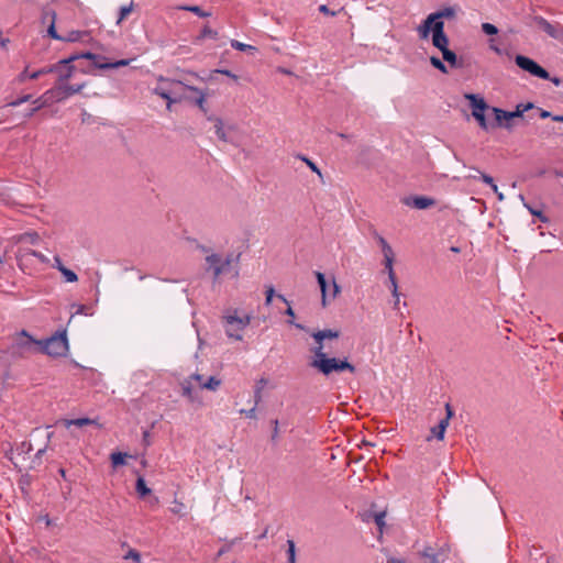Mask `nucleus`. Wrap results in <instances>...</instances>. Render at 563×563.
<instances>
[{
    "label": "nucleus",
    "instance_id": "1",
    "mask_svg": "<svg viewBox=\"0 0 563 563\" xmlns=\"http://www.w3.org/2000/svg\"><path fill=\"white\" fill-rule=\"evenodd\" d=\"M314 358L310 363L313 368H317L324 376H329L332 373H341L347 371L352 374L356 372L355 366L344 358L328 357L323 351V344L316 346L312 350Z\"/></svg>",
    "mask_w": 563,
    "mask_h": 563
},
{
    "label": "nucleus",
    "instance_id": "2",
    "mask_svg": "<svg viewBox=\"0 0 563 563\" xmlns=\"http://www.w3.org/2000/svg\"><path fill=\"white\" fill-rule=\"evenodd\" d=\"M157 85L153 88V93L159 96L167 101V109H170L172 103H177L187 99L186 85L176 79L159 76Z\"/></svg>",
    "mask_w": 563,
    "mask_h": 563
},
{
    "label": "nucleus",
    "instance_id": "3",
    "mask_svg": "<svg viewBox=\"0 0 563 563\" xmlns=\"http://www.w3.org/2000/svg\"><path fill=\"white\" fill-rule=\"evenodd\" d=\"M66 330L57 331L51 338L40 340V352L54 357L65 356L68 352Z\"/></svg>",
    "mask_w": 563,
    "mask_h": 563
},
{
    "label": "nucleus",
    "instance_id": "4",
    "mask_svg": "<svg viewBox=\"0 0 563 563\" xmlns=\"http://www.w3.org/2000/svg\"><path fill=\"white\" fill-rule=\"evenodd\" d=\"M533 107L534 106L531 102L526 104L519 103L515 111H506L501 108L493 107L492 112L495 119L493 126L505 128L510 131L514 128V119L521 118L526 111L532 109Z\"/></svg>",
    "mask_w": 563,
    "mask_h": 563
},
{
    "label": "nucleus",
    "instance_id": "5",
    "mask_svg": "<svg viewBox=\"0 0 563 563\" xmlns=\"http://www.w3.org/2000/svg\"><path fill=\"white\" fill-rule=\"evenodd\" d=\"M12 355L40 352V340L34 339L26 330H22L10 347Z\"/></svg>",
    "mask_w": 563,
    "mask_h": 563
},
{
    "label": "nucleus",
    "instance_id": "6",
    "mask_svg": "<svg viewBox=\"0 0 563 563\" xmlns=\"http://www.w3.org/2000/svg\"><path fill=\"white\" fill-rule=\"evenodd\" d=\"M77 60L76 56H68L58 60L57 63L48 66V74L55 73L58 76V81L62 84L68 80L78 68L74 65V62Z\"/></svg>",
    "mask_w": 563,
    "mask_h": 563
},
{
    "label": "nucleus",
    "instance_id": "7",
    "mask_svg": "<svg viewBox=\"0 0 563 563\" xmlns=\"http://www.w3.org/2000/svg\"><path fill=\"white\" fill-rule=\"evenodd\" d=\"M515 63L520 69L529 73L534 77L541 79L550 78L549 71L530 57H527L525 55H517L515 57Z\"/></svg>",
    "mask_w": 563,
    "mask_h": 563
},
{
    "label": "nucleus",
    "instance_id": "8",
    "mask_svg": "<svg viewBox=\"0 0 563 563\" xmlns=\"http://www.w3.org/2000/svg\"><path fill=\"white\" fill-rule=\"evenodd\" d=\"M227 328L225 333L229 338H233L235 340H241L242 334L241 331L249 324V318L243 320L236 316H227L225 317Z\"/></svg>",
    "mask_w": 563,
    "mask_h": 563
},
{
    "label": "nucleus",
    "instance_id": "9",
    "mask_svg": "<svg viewBox=\"0 0 563 563\" xmlns=\"http://www.w3.org/2000/svg\"><path fill=\"white\" fill-rule=\"evenodd\" d=\"M534 23L545 32L550 37L555 40L563 38V26L559 23L552 24L541 15L533 18Z\"/></svg>",
    "mask_w": 563,
    "mask_h": 563
},
{
    "label": "nucleus",
    "instance_id": "10",
    "mask_svg": "<svg viewBox=\"0 0 563 563\" xmlns=\"http://www.w3.org/2000/svg\"><path fill=\"white\" fill-rule=\"evenodd\" d=\"M208 268L212 269L213 277L218 278L231 264V256H228L224 261L218 254H211L206 257Z\"/></svg>",
    "mask_w": 563,
    "mask_h": 563
},
{
    "label": "nucleus",
    "instance_id": "11",
    "mask_svg": "<svg viewBox=\"0 0 563 563\" xmlns=\"http://www.w3.org/2000/svg\"><path fill=\"white\" fill-rule=\"evenodd\" d=\"M71 56H76L77 60L81 59V58L91 60V63L88 66H77L78 69L81 73H85V74L90 73L95 68L98 69L97 68V64H102L107 59L106 56L99 55V54H93L91 52H84V53H79V54H73Z\"/></svg>",
    "mask_w": 563,
    "mask_h": 563
},
{
    "label": "nucleus",
    "instance_id": "12",
    "mask_svg": "<svg viewBox=\"0 0 563 563\" xmlns=\"http://www.w3.org/2000/svg\"><path fill=\"white\" fill-rule=\"evenodd\" d=\"M445 411H446V416L439 421L438 426H435L431 429V435L428 437V439H427L428 441L431 440V438H433V437L438 440L444 439V433L449 426V421L452 418V416L454 415V412L449 404L445 405Z\"/></svg>",
    "mask_w": 563,
    "mask_h": 563
},
{
    "label": "nucleus",
    "instance_id": "13",
    "mask_svg": "<svg viewBox=\"0 0 563 563\" xmlns=\"http://www.w3.org/2000/svg\"><path fill=\"white\" fill-rule=\"evenodd\" d=\"M432 44L440 52L442 49H448L449 47V37L444 33V23L443 21H439L434 24V33L432 34Z\"/></svg>",
    "mask_w": 563,
    "mask_h": 563
},
{
    "label": "nucleus",
    "instance_id": "14",
    "mask_svg": "<svg viewBox=\"0 0 563 563\" xmlns=\"http://www.w3.org/2000/svg\"><path fill=\"white\" fill-rule=\"evenodd\" d=\"M84 87L85 84L67 85L62 82L56 89H54L55 101H63L73 95L79 93Z\"/></svg>",
    "mask_w": 563,
    "mask_h": 563
},
{
    "label": "nucleus",
    "instance_id": "15",
    "mask_svg": "<svg viewBox=\"0 0 563 563\" xmlns=\"http://www.w3.org/2000/svg\"><path fill=\"white\" fill-rule=\"evenodd\" d=\"M465 98L470 101L472 107V115L477 117L481 113H485L486 110H492L493 107H489L483 97H479L475 93H466Z\"/></svg>",
    "mask_w": 563,
    "mask_h": 563
},
{
    "label": "nucleus",
    "instance_id": "16",
    "mask_svg": "<svg viewBox=\"0 0 563 563\" xmlns=\"http://www.w3.org/2000/svg\"><path fill=\"white\" fill-rule=\"evenodd\" d=\"M181 396L188 399L191 404H201V398L198 395V391L194 388L190 379H183L180 382Z\"/></svg>",
    "mask_w": 563,
    "mask_h": 563
},
{
    "label": "nucleus",
    "instance_id": "17",
    "mask_svg": "<svg viewBox=\"0 0 563 563\" xmlns=\"http://www.w3.org/2000/svg\"><path fill=\"white\" fill-rule=\"evenodd\" d=\"M42 19H43V22L45 23L46 21L49 20V25H48V29H47V34L54 38V40H58V41H62L63 36L59 35L55 29V20H56V13L54 10L52 9H47V10H44L43 11V15H42Z\"/></svg>",
    "mask_w": 563,
    "mask_h": 563
},
{
    "label": "nucleus",
    "instance_id": "18",
    "mask_svg": "<svg viewBox=\"0 0 563 563\" xmlns=\"http://www.w3.org/2000/svg\"><path fill=\"white\" fill-rule=\"evenodd\" d=\"M441 53H442L443 60L446 62L450 65V67L456 68V69H461V68L465 67L463 57H457V55L450 48L442 49Z\"/></svg>",
    "mask_w": 563,
    "mask_h": 563
},
{
    "label": "nucleus",
    "instance_id": "19",
    "mask_svg": "<svg viewBox=\"0 0 563 563\" xmlns=\"http://www.w3.org/2000/svg\"><path fill=\"white\" fill-rule=\"evenodd\" d=\"M406 203L418 210H424L432 207L435 203V200L427 196H415L411 201H407Z\"/></svg>",
    "mask_w": 563,
    "mask_h": 563
},
{
    "label": "nucleus",
    "instance_id": "20",
    "mask_svg": "<svg viewBox=\"0 0 563 563\" xmlns=\"http://www.w3.org/2000/svg\"><path fill=\"white\" fill-rule=\"evenodd\" d=\"M438 21H434L431 15L429 14L427 16V19L417 27V31L419 33V36L422 38V40H426L429 37L430 35V32H432V34L434 33V24L437 23Z\"/></svg>",
    "mask_w": 563,
    "mask_h": 563
},
{
    "label": "nucleus",
    "instance_id": "21",
    "mask_svg": "<svg viewBox=\"0 0 563 563\" xmlns=\"http://www.w3.org/2000/svg\"><path fill=\"white\" fill-rule=\"evenodd\" d=\"M441 553L435 549L428 547L420 553V563H441Z\"/></svg>",
    "mask_w": 563,
    "mask_h": 563
},
{
    "label": "nucleus",
    "instance_id": "22",
    "mask_svg": "<svg viewBox=\"0 0 563 563\" xmlns=\"http://www.w3.org/2000/svg\"><path fill=\"white\" fill-rule=\"evenodd\" d=\"M53 100H55V90L49 89L45 93H43L41 97H38L37 99H35L33 101V104H34L33 112H37L40 109H42L49 101H53Z\"/></svg>",
    "mask_w": 563,
    "mask_h": 563
},
{
    "label": "nucleus",
    "instance_id": "23",
    "mask_svg": "<svg viewBox=\"0 0 563 563\" xmlns=\"http://www.w3.org/2000/svg\"><path fill=\"white\" fill-rule=\"evenodd\" d=\"M14 240L16 243H29V244H37L38 241H40V235L37 232L35 231H32V232H25V233H21V234H18L14 236Z\"/></svg>",
    "mask_w": 563,
    "mask_h": 563
},
{
    "label": "nucleus",
    "instance_id": "24",
    "mask_svg": "<svg viewBox=\"0 0 563 563\" xmlns=\"http://www.w3.org/2000/svg\"><path fill=\"white\" fill-rule=\"evenodd\" d=\"M46 74H48V66L47 67H43V68H41L38 70H35L33 73H29L27 68H25L22 73L19 74L18 81L19 82H23L26 79H37L41 76L46 75Z\"/></svg>",
    "mask_w": 563,
    "mask_h": 563
},
{
    "label": "nucleus",
    "instance_id": "25",
    "mask_svg": "<svg viewBox=\"0 0 563 563\" xmlns=\"http://www.w3.org/2000/svg\"><path fill=\"white\" fill-rule=\"evenodd\" d=\"M27 255H32V256L36 257L43 264L49 263V258L46 255H44L41 252L31 250V249H22V247L19 249L16 256H18V258H22L23 256H27Z\"/></svg>",
    "mask_w": 563,
    "mask_h": 563
},
{
    "label": "nucleus",
    "instance_id": "26",
    "mask_svg": "<svg viewBox=\"0 0 563 563\" xmlns=\"http://www.w3.org/2000/svg\"><path fill=\"white\" fill-rule=\"evenodd\" d=\"M186 87V91H191L197 95V97L195 98V103L202 110V111H206L205 109V102H206V93H203L200 89H198L197 87H194V86H185Z\"/></svg>",
    "mask_w": 563,
    "mask_h": 563
},
{
    "label": "nucleus",
    "instance_id": "27",
    "mask_svg": "<svg viewBox=\"0 0 563 563\" xmlns=\"http://www.w3.org/2000/svg\"><path fill=\"white\" fill-rule=\"evenodd\" d=\"M67 427L69 426H76V427H85V426H89V424H95L97 427H101V424L98 422L97 419H90V418H77V419H71V420H68L66 422Z\"/></svg>",
    "mask_w": 563,
    "mask_h": 563
},
{
    "label": "nucleus",
    "instance_id": "28",
    "mask_svg": "<svg viewBox=\"0 0 563 563\" xmlns=\"http://www.w3.org/2000/svg\"><path fill=\"white\" fill-rule=\"evenodd\" d=\"M434 21H442L443 18H453L455 10L452 7H445L430 14Z\"/></svg>",
    "mask_w": 563,
    "mask_h": 563
},
{
    "label": "nucleus",
    "instance_id": "29",
    "mask_svg": "<svg viewBox=\"0 0 563 563\" xmlns=\"http://www.w3.org/2000/svg\"><path fill=\"white\" fill-rule=\"evenodd\" d=\"M316 277H317V282L320 286V289H321V294H322V305L323 307L327 306V298H328V294H327V288H328V282L325 279V276L323 273L321 272H317L316 273Z\"/></svg>",
    "mask_w": 563,
    "mask_h": 563
},
{
    "label": "nucleus",
    "instance_id": "30",
    "mask_svg": "<svg viewBox=\"0 0 563 563\" xmlns=\"http://www.w3.org/2000/svg\"><path fill=\"white\" fill-rule=\"evenodd\" d=\"M129 59H119L115 62H108V58L102 64H97L98 69H115L129 64Z\"/></svg>",
    "mask_w": 563,
    "mask_h": 563
},
{
    "label": "nucleus",
    "instance_id": "31",
    "mask_svg": "<svg viewBox=\"0 0 563 563\" xmlns=\"http://www.w3.org/2000/svg\"><path fill=\"white\" fill-rule=\"evenodd\" d=\"M472 170L476 172L478 174V177H481V180L488 185L494 192H497V185L495 184L494 181V178L492 176H489L488 174H485L483 172H481L478 168L476 167H472L471 168Z\"/></svg>",
    "mask_w": 563,
    "mask_h": 563
},
{
    "label": "nucleus",
    "instance_id": "32",
    "mask_svg": "<svg viewBox=\"0 0 563 563\" xmlns=\"http://www.w3.org/2000/svg\"><path fill=\"white\" fill-rule=\"evenodd\" d=\"M135 490L142 498L151 494V489L146 486L145 479L143 477H139L136 479Z\"/></svg>",
    "mask_w": 563,
    "mask_h": 563
},
{
    "label": "nucleus",
    "instance_id": "33",
    "mask_svg": "<svg viewBox=\"0 0 563 563\" xmlns=\"http://www.w3.org/2000/svg\"><path fill=\"white\" fill-rule=\"evenodd\" d=\"M221 385V379L217 378L216 376H210L205 383H201V389H208V390H217L218 387Z\"/></svg>",
    "mask_w": 563,
    "mask_h": 563
},
{
    "label": "nucleus",
    "instance_id": "34",
    "mask_svg": "<svg viewBox=\"0 0 563 563\" xmlns=\"http://www.w3.org/2000/svg\"><path fill=\"white\" fill-rule=\"evenodd\" d=\"M180 10L191 12L200 18H208L211 15V12L203 11L199 5H183Z\"/></svg>",
    "mask_w": 563,
    "mask_h": 563
},
{
    "label": "nucleus",
    "instance_id": "35",
    "mask_svg": "<svg viewBox=\"0 0 563 563\" xmlns=\"http://www.w3.org/2000/svg\"><path fill=\"white\" fill-rule=\"evenodd\" d=\"M266 383H267V380L265 378H261L256 384V387L254 390L255 407H257L258 404L262 401V390H263L264 386L266 385Z\"/></svg>",
    "mask_w": 563,
    "mask_h": 563
},
{
    "label": "nucleus",
    "instance_id": "36",
    "mask_svg": "<svg viewBox=\"0 0 563 563\" xmlns=\"http://www.w3.org/2000/svg\"><path fill=\"white\" fill-rule=\"evenodd\" d=\"M231 47L240 52H255L256 47L250 44L239 42L238 40L231 41Z\"/></svg>",
    "mask_w": 563,
    "mask_h": 563
},
{
    "label": "nucleus",
    "instance_id": "37",
    "mask_svg": "<svg viewBox=\"0 0 563 563\" xmlns=\"http://www.w3.org/2000/svg\"><path fill=\"white\" fill-rule=\"evenodd\" d=\"M214 132H216V135L219 137V140L223 141V142H227L228 139H227V134H225V131H224V128H223V122L221 119L217 118L214 119Z\"/></svg>",
    "mask_w": 563,
    "mask_h": 563
},
{
    "label": "nucleus",
    "instance_id": "38",
    "mask_svg": "<svg viewBox=\"0 0 563 563\" xmlns=\"http://www.w3.org/2000/svg\"><path fill=\"white\" fill-rule=\"evenodd\" d=\"M133 7H134V3L133 1H131L129 4L126 5H122L119 10V16H118V20H117V24H121V22L132 12L133 10Z\"/></svg>",
    "mask_w": 563,
    "mask_h": 563
},
{
    "label": "nucleus",
    "instance_id": "39",
    "mask_svg": "<svg viewBox=\"0 0 563 563\" xmlns=\"http://www.w3.org/2000/svg\"><path fill=\"white\" fill-rule=\"evenodd\" d=\"M297 157L299 159H301L303 163H306V165L313 172L316 173L320 178H322V173H321V169L317 166V164L314 162H312L310 158H308L307 156L305 155H301V154H298Z\"/></svg>",
    "mask_w": 563,
    "mask_h": 563
},
{
    "label": "nucleus",
    "instance_id": "40",
    "mask_svg": "<svg viewBox=\"0 0 563 563\" xmlns=\"http://www.w3.org/2000/svg\"><path fill=\"white\" fill-rule=\"evenodd\" d=\"M59 272L67 283H75L78 280L77 274L74 271L67 268L66 266L59 267Z\"/></svg>",
    "mask_w": 563,
    "mask_h": 563
},
{
    "label": "nucleus",
    "instance_id": "41",
    "mask_svg": "<svg viewBox=\"0 0 563 563\" xmlns=\"http://www.w3.org/2000/svg\"><path fill=\"white\" fill-rule=\"evenodd\" d=\"M86 35V32L82 31H70L67 35L63 36L62 41L64 42H78Z\"/></svg>",
    "mask_w": 563,
    "mask_h": 563
},
{
    "label": "nucleus",
    "instance_id": "42",
    "mask_svg": "<svg viewBox=\"0 0 563 563\" xmlns=\"http://www.w3.org/2000/svg\"><path fill=\"white\" fill-rule=\"evenodd\" d=\"M430 64L442 74L449 73L446 65L437 56L430 57Z\"/></svg>",
    "mask_w": 563,
    "mask_h": 563
},
{
    "label": "nucleus",
    "instance_id": "43",
    "mask_svg": "<svg viewBox=\"0 0 563 563\" xmlns=\"http://www.w3.org/2000/svg\"><path fill=\"white\" fill-rule=\"evenodd\" d=\"M525 207L529 210V212L532 216L537 217L541 222H543V223L549 222V218L542 212V210L536 209V208L529 206L528 203H525Z\"/></svg>",
    "mask_w": 563,
    "mask_h": 563
},
{
    "label": "nucleus",
    "instance_id": "44",
    "mask_svg": "<svg viewBox=\"0 0 563 563\" xmlns=\"http://www.w3.org/2000/svg\"><path fill=\"white\" fill-rule=\"evenodd\" d=\"M169 510L174 515H178L179 517H184L186 515V512H185V505L181 501L177 500V499H174L173 506L169 508Z\"/></svg>",
    "mask_w": 563,
    "mask_h": 563
},
{
    "label": "nucleus",
    "instance_id": "45",
    "mask_svg": "<svg viewBox=\"0 0 563 563\" xmlns=\"http://www.w3.org/2000/svg\"><path fill=\"white\" fill-rule=\"evenodd\" d=\"M113 466L125 464V454L121 452H113L110 456Z\"/></svg>",
    "mask_w": 563,
    "mask_h": 563
},
{
    "label": "nucleus",
    "instance_id": "46",
    "mask_svg": "<svg viewBox=\"0 0 563 563\" xmlns=\"http://www.w3.org/2000/svg\"><path fill=\"white\" fill-rule=\"evenodd\" d=\"M124 560H132L134 563H141L142 556L139 551L135 549H129V551L123 556Z\"/></svg>",
    "mask_w": 563,
    "mask_h": 563
},
{
    "label": "nucleus",
    "instance_id": "47",
    "mask_svg": "<svg viewBox=\"0 0 563 563\" xmlns=\"http://www.w3.org/2000/svg\"><path fill=\"white\" fill-rule=\"evenodd\" d=\"M287 561L296 562V544L294 540H287Z\"/></svg>",
    "mask_w": 563,
    "mask_h": 563
},
{
    "label": "nucleus",
    "instance_id": "48",
    "mask_svg": "<svg viewBox=\"0 0 563 563\" xmlns=\"http://www.w3.org/2000/svg\"><path fill=\"white\" fill-rule=\"evenodd\" d=\"M199 37L200 38L209 37V38L216 40L218 37V32L216 30H212L208 25H205L203 29L200 32Z\"/></svg>",
    "mask_w": 563,
    "mask_h": 563
},
{
    "label": "nucleus",
    "instance_id": "49",
    "mask_svg": "<svg viewBox=\"0 0 563 563\" xmlns=\"http://www.w3.org/2000/svg\"><path fill=\"white\" fill-rule=\"evenodd\" d=\"M241 539L240 538H234L232 539L231 541L228 542V544H225L224 547L220 548L218 553H217V558H220L222 555H224L227 552H229L232 547L239 542Z\"/></svg>",
    "mask_w": 563,
    "mask_h": 563
},
{
    "label": "nucleus",
    "instance_id": "50",
    "mask_svg": "<svg viewBox=\"0 0 563 563\" xmlns=\"http://www.w3.org/2000/svg\"><path fill=\"white\" fill-rule=\"evenodd\" d=\"M482 31L487 35H496L498 27L492 23L485 22L482 24Z\"/></svg>",
    "mask_w": 563,
    "mask_h": 563
},
{
    "label": "nucleus",
    "instance_id": "51",
    "mask_svg": "<svg viewBox=\"0 0 563 563\" xmlns=\"http://www.w3.org/2000/svg\"><path fill=\"white\" fill-rule=\"evenodd\" d=\"M31 98H32V96H31V95H24V96H22V97H20V98H18V99H15V100H13V101L9 102V103H8V106L15 108V107L21 106V104H22V103H24V102L30 101V100H31Z\"/></svg>",
    "mask_w": 563,
    "mask_h": 563
},
{
    "label": "nucleus",
    "instance_id": "52",
    "mask_svg": "<svg viewBox=\"0 0 563 563\" xmlns=\"http://www.w3.org/2000/svg\"><path fill=\"white\" fill-rule=\"evenodd\" d=\"M473 118L477 121L478 125H479L483 130H485V131H487V130H488L489 125H488V122H487V120H486L485 113H481V114H478L477 117H473Z\"/></svg>",
    "mask_w": 563,
    "mask_h": 563
},
{
    "label": "nucleus",
    "instance_id": "53",
    "mask_svg": "<svg viewBox=\"0 0 563 563\" xmlns=\"http://www.w3.org/2000/svg\"><path fill=\"white\" fill-rule=\"evenodd\" d=\"M266 298H265V305L269 306L272 303V300L275 296V288L274 286H268L265 291Z\"/></svg>",
    "mask_w": 563,
    "mask_h": 563
},
{
    "label": "nucleus",
    "instance_id": "54",
    "mask_svg": "<svg viewBox=\"0 0 563 563\" xmlns=\"http://www.w3.org/2000/svg\"><path fill=\"white\" fill-rule=\"evenodd\" d=\"M393 264H394V257L384 258V267H385V271L387 272L388 276L389 275L393 276L395 274Z\"/></svg>",
    "mask_w": 563,
    "mask_h": 563
},
{
    "label": "nucleus",
    "instance_id": "55",
    "mask_svg": "<svg viewBox=\"0 0 563 563\" xmlns=\"http://www.w3.org/2000/svg\"><path fill=\"white\" fill-rule=\"evenodd\" d=\"M344 8H341L339 10L340 11H343ZM319 11L323 14H327V15H331V16H335L338 14V11H333V10H330L329 7L327 4H321L319 5Z\"/></svg>",
    "mask_w": 563,
    "mask_h": 563
},
{
    "label": "nucleus",
    "instance_id": "56",
    "mask_svg": "<svg viewBox=\"0 0 563 563\" xmlns=\"http://www.w3.org/2000/svg\"><path fill=\"white\" fill-rule=\"evenodd\" d=\"M256 408H257V407H255V405H254V406H253L251 409H249V410H246V409H241V410H240V413H241V415H244V416H245L246 418H249V419H255V418H256Z\"/></svg>",
    "mask_w": 563,
    "mask_h": 563
},
{
    "label": "nucleus",
    "instance_id": "57",
    "mask_svg": "<svg viewBox=\"0 0 563 563\" xmlns=\"http://www.w3.org/2000/svg\"><path fill=\"white\" fill-rule=\"evenodd\" d=\"M324 340L325 339H338L340 335V332L338 330L332 329H325L323 330Z\"/></svg>",
    "mask_w": 563,
    "mask_h": 563
},
{
    "label": "nucleus",
    "instance_id": "58",
    "mask_svg": "<svg viewBox=\"0 0 563 563\" xmlns=\"http://www.w3.org/2000/svg\"><path fill=\"white\" fill-rule=\"evenodd\" d=\"M384 518H385V512H378L375 515V523L379 528V530H382V528L385 526Z\"/></svg>",
    "mask_w": 563,
    "mask_h": 563
},
{
    "label": "nucleus",
    "instance_id": "59",
    "mask_svg": "<svg viewBox=\"0 0 563 563\" xmlns=\"http://www.w3.org/2000/svg\"><path fill=\"white\" fill-rule=\"evenodd\" d=\"M388 280H389V284H390L391 295H396V290L398 289L396 275L395 274L393 276L389 275L388 276Z\"/></svg>",
    "mask_w": 563,
    "mask_h": 563
},
{
    "label": "nucleus",
    "instance_id": "60",
    "mask_svg": "<svg viewBox=\"0 0 563 563\" xmlns=\"http://www.w3.org/2000/svg\"><path fill=\"white\" fill-rule=\"evenodd\" d=\"M382 252L384 254V258H388V257H395L394 255V252H393V249L391 246L388 244H386L384 247H382Z\"/></svg>",
    "mask_w": 563,
    "mask_h": 563
},
{
    "label": "nucleus",
    "instance_id": "61",
    "mask_svg": "<svg viewBox=\"0 0 563 563\" xmlns=\"http://www.w3.org/2000/svg\"><path fill=\"white\" fill-rule=\"evenodd\" d=\"M187 379L196 380L199 384V388H201V383H205L203 375L195 373L190 375Z\"/></svg>",
    "mask_w": 563,
    "mask_h": 563
},
{
    "label": "nucleus",
    "instance_id": "62",
    "mask_svg": "<svg viewBox=\"0 0 563 563\" xmlns=\"http://www.w3.org/2000/svg\"><path fill=\"white\" fill-rule=\"evenodd\" d=\"M272 424H273V434H272V441H276L277 438H278V420L277 419H274L272 421Z\"/></svg>",
    "mask_w": 563,
    "mask_h": 563
},
{
    "label": "nucleus",
    "instance_id": "63",
    "mask_svg": "<svg viewBox=\"0 0 563 563\" xmlns=\"http://www.w3.org/2000/svg\"><path fill=\"white\" fill-rule=\"evenodd\" d=\"M323 330H319L317 332L312 333V338L318 342V345L322 344V341L324 340Z\"/></svg>",
    "mask_w": 563,
    "mask_h": 563
},
{
    "label": "nucleus",
    "instance_id": "64",
    "mask_svg": "<svg viewBox=\"0 0 563 563\" xmlns=\"http://www.w3.org/2000/svg\"><path fill=\"white\" fill-rule=\"evenodd\" d=\"M216 71L219 73V74L225 75V76L232 78L235 81L238 80V76L235 74H233L229 69H217Z\"/></svg>",
    "mask_w": 563,
    "mask_h": 563
}]
</instances>
